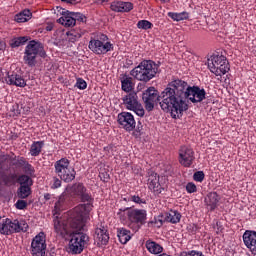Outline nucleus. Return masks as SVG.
Here are the masks:
<instances>
[{"label":"nucleus","instance_id":"f257e3e1","mask_svg":"<svg viewBox=\"0 0 256 256\" xmlns=\"http://www.w3.org/2000/svg\"><path fill=\"white\" fill-rule=\"evenodd\" d=\"M207 92L199 86H190L185 80L175 79L170 82V88L166 91L167 107L171 103L174 109L175 119H181L183 113L189 109L187 100L191 103H201L205 101Z\"/></svg>","mask_w":256,"mask_h":256},{"label":"nucleus","instance_id":"f03ea898","mask_svg":"<svg viewBox=\"0 0 256 256\" xmlns=\"http://www.w3.org/2000/svg\"><path fill=\"white\" fill-rule=\"evenodd\" d=\"M68 193L73 199H78L81 203L72 210V219H87L89 213L93 211V203L95 202L91 191L85 187L83 182H77L68 188Z\"/></svg>","mask_w":256,"mask_h":256},{"label":"nucleus","instance_id":"7ed1b4c3","mask_svg":"<svg viewBox=\"0 0 256 256\" xmlns=\"http://www.w3.org/2000/svg\"><path fill=\"white\" fill-rule=\"evenodd\" d=\"M171 89V82L167 85V87L161 92L159 95V91L155 89V87H149L146 89L143 94H142V101L144 102V106L146 111L151 112L155 109V105L159 103L162 111L164 113H170L172 119H175V111L173 108L174 102L171 104H168L169 106L167 107V103H169V99H167V90Z\"/></svg>","mask_w":256,"mask_h":256},{"label":"nucleus","instance_id":"20e7f679","mask_svg":"<svg viewBox=\"0 0 256 256\" xmlns=\"http://www.w3.org/2000/svg\"><path fill=\"white\" fill-rule=\"evenodd\" d=\"M87 221L83 218H72L70 221V227L73 229V233L70 236L68 252L71 255H81L89 245V235L85 233V225Z\"/></svg>","mask_w":256,"mask_h":256},{"label":"nucleus","instance_id":"39448f33","mask_svg":"<svg viewBox=\"0 0 256 256\" xmlns=\"http://www.w3.org/2000/svg\"><path fill=\"white\" fill-rule=\"evenodd\" d=\"M117 217L121 223H127L134 233H137L147 223V210L135 207L120 208Z\"/></svg>","mask_w":256,"mask_h":256},{"label":"nucleus","instance_id":"423d86ee","mask_svg":"<svg viewBox=\"0 0 256 256\" xmlns=\"http://www.w3.org/2000/svg\"><path fill=\"white\" fill-rule=\"evenodd\" d=\"M20 185V187H33V176L26 174H19L15 167L3 168L0 166V189L3 187H15V185Z\"/></svg>","mask_w":256,"mask_h":256},{"label":"nucleus","instance_id":"0eeeda50","mask_svg":"<svg viewBox=\"0 0 256 256\" xmlns=\"http://www.w3.org/2000/svg\"><path fill=\"white\" fill-rule=\"evenodd\" d=\"M0 167L4 169H7V167H19L23 169L24 175L35 177V167L27 161V158L17 156L13 152L0 155Z\"/></svg>","mask_w":256,"mask_h":256},{"label":"nucleus","instance_id":"6e6552de","mask_svg":"<svg viewBox=\"0 0 256 256\" xmlns=\"http://www.w3.org/2000/svg\"><path fill=\"white\" fill-rule=\"evenodd\" d=\"M159 73V65L152 60H143L138 66L130 71L131 77L142 83H149Z\"/></svg>","mask_w":256,"mask_h":256},{"label":"nucleus","instance_id":"1a4fd4ad","mask_svg":"<svg viewBox=\"0 0 256 256\" xmlns=\"http://www.w3.org/2000/svg\"><path fill=\"white\" fill-rule=\"evenodd\" d=\"M37 57L45 59L47 52L43 43L32 40L25 47L23 61L28 67H35L37 65Z\"/></svg>","mask_w":256,"mask_h":256},{"label":"nucleus","instance_id":"9d476101","mask_svg":"<svg viewBox=\"0 0 256 256\" xmlns=\"http://www.w3.org/2000/svg\"><path fill=\"white\" fill-rule=\"evenodd\" d=\"M88 49L95 55H105L110 51H113L115 46L109 41V36L103 33H98L94 38L90 39Z\"/></svg>","mask_w":256,"mask_h":256},{"label":"nucleus","instance_id":"9b49d317","mask_svg":"<svg viewBox=\"0 0 256 256\" xmlns=\"http://www.w3.org/2000/svg\"><path fill=\"white\" fill-rule=\"evenodd\" d=\"M69 165H71V161H69L67 157L61 158L54 163L55 173L62 181H64V183H72L77 176L75 168L70 167Z\"/></svg>","mask_w":256,"mask_h":256},{"label":"nucleus","instance_id":"f8f14e48","mask_svg":"<svg viewBox=\"0 0 256 256\" xmlns=\"http://www.w3.org/2000/svg\"><path fill=\"white\" fill-rule=\"evenodd\" d=\"M27 229H29V224L24 220L6 218L0 224L1 235H13V233H21V231L27 233Z\"/></svg>","mask_w":256,"mask_h":256},{"label":"nucleus","instance_id":"ddd939ff","mask_svg":"<svg viewBox=\"0 0 256 256\" xmlns=\"http://www.w3.org/2000/svg\"><path fill=\"white\" fill-rule=\"evenodd\" d=\"M208 69L214 73L216 77H222L229 71V61L224 55H212L208 59Z\"/></svg>","mask_w":256,"mask_h":256},{"label":"nucleus","instance_id":"4468645a","mask_svg":"<svg viewBox=\"0 0 256 256\" xmlns=\"http://www.w3.org/2000/svg\"><path fill=\"white\" fill-rule=\"evenodd\" d=\"M122 101L126 109H128L129 111H134V113H136L138 117H144L145 109L143 108V105L139 103V97L137 96V93H128L122 98Z\"/></svg>","mask_w":256,"mask_h":256},{"label":"nucleus","instance_id":"2eb2a0df","mask_svg":"<svg viewBox=\"0 0 256 256\" xmlns=\"http://www.w3.org/2000/svg\"><path fill=\"white\" fill-rule=\"evenodd\" d=\"M73 220V212L70 214V219L63 220L56 218L54 219V231L58 237H62V239H67L73 235V228L71 227V221Z\"/></svg>","mask_w":256,"mask_h":256},{"label":"nucleus","instance_id":"dca6fc26","mask_svg":"<svg viewBox=\"0 0 256 256\" xmlns=\"http://www.w3.org/2000/svg\"><path fill=\"white\" fill-rule=\"evenodd\" d=\"M46 251L47 236L45 232H40L32 239L30 253L32 256H45Z\"/></svg>","mask_w":256,"mask_h":256},{"label":"nucleus","instance_id":"f3484780","mask_svg":"<svg viewBox=\"0 0 256 256\" xmlns=\"http://www.w3.org/2000/svg\"><path fill=\"white\" fill-rule=\"evenodd\" d=\"M195 161V151L189 146H181L178 150V162L182 167H191Z\"/></svg>","mask_w":256,"mask_h":256},{"label":"nucleus","instance_id":"a211bd4d","mask_svg":"<svg viewBox=\"0 0 256 256\" xmlns=\"http://www.w3.org/2000/svg\"><path fill=\"white\" fill-rule=\"evenodd\" d=\"M147 185L148 189L154 193V195H161L165 191V187L161 184L159 180L160 177L153 170H149L147 173Z\"/></svg>","mask_w":256,"mask_h":256},{"label":"nucleus","instance_id":"6ab92c4d","mask_svg":"<svg viewBox=\"0 0 256 256\" xmlns=\"http://www.w3.org/2000/svg\"><path fill=\"white\" fill-rule=\"evenodd\" d=\"M118 124L122 129L125 131H128V133H131L137 125V122L135 121V116L131 114V112H121L118 114Z\"/></svg>","mask_w":256,"mask_h":256},{"label":"nucleus","instance_id":"aec40b11","mask_svg":"<svg viewBox=\"0 0 256 256\" xmlns=\"http://www.w3.org/2000/svg\"><path fill=\"white\" fill-rule=\"evenodd\" d=\"M5 81H6L7 85H11L14 87H21V88L27 87V81L25 80L23 75L19 74L18 72H15V71L7 72Z\"/></svg>","mask_w":256,"mask_h":256},{"label":"nucleus","instance_id":"412c9836","mask_svg":"<svg viewBox=\"0 0 256 256\" xmlns=\"http://www.w3.org/2000/svg\"><path fill=\"white\" fill-rule=\"evenodd\" d=\"M245 247L251 251L252 255H256V232L246 230L242 236Z\"/></svg>","mask_w":256,"mask_h":256},{"label":"nucleus","instance_id":"4be33fe9","mask_svg":"<svg viewBox=\"0 0 256 256\" xmlns=\"http://www.w3.org/2000/svg\"><path fill=\"white\" fill-rule=\"evenodd\" d=\"M94 237L98 245H107V243H109V230L107 226L100 224L95 229Z\"/></svg>","mask_w":256,"mask_h":256},{"label":"nucleus","instance_id":"5701e85b","mask_svg":"<svg viewBox=\"0 0 256 256\" xmlns=\"http://www.w3.org/2000/svg\"><path fill=\"white\" fill-rule=\"evenodd\" d=\"M110 9L115 13H129L130 11H133V3L119 0L113 1L110 4Z\"/></svg>","mask_w":256,"mask_h":256},{"label":"nucleus","instance_id":"b1692460","mask_svg":"<svg viewBox=\"0 0 256 256\" xmlns=\"http://www.w3.org/2000/svg\"><path fill=\"white\" fill-rule=\"evenodd\" d=\"M219 201H221V197L217 192H210L205 198V203L207 207H210V211H215L219 205Z\"/></svg>","mask_w":256,"mask_h":256},{"label":"nucleus","instance_id":"393cba45","mask_svg":"<svg viewBox=\"0 0 256 256\" xmlns=\"http://www.w3.org/2000/svg\"><path fill=\"white\" fill-rule=\"evenodd\" d=\"M121 81V87L122 91H125V93H130V91L135 89V82H133V77L124 74L120 78Z\"/></svg>","mask_w":256,"mask_h":256},{"label":"nucleus","instance_id":"a878e982","mask_svg":"<svg viewBox=\"0 0 256 256\" xmlns=\"http://www.w3.org/2000/svg\"><path fill=\"white\" fill-rule=\"evenodd\" d=\"M71 11L69 10H65L63 9L61 14H62V17L59 18V23H62V25H65V27H73V25H75V18L72 14Z\"/></svg>","mask_w":256,"mask_h":256},{"label":"nucleus","instance_id":"bb28decb","mask_svg":"<svg viewBox=\"0 0 256 256\" xmlns=\"http://www.w3.org/2000/svg\"><path fill=\"white\" fill-rule=\"evenodd\" d=\"M117 237L119 239V242L122 245H127L129 241H131V238L133 237V234L131 233V230H128L127 228H117Z\"/></svg>","mask_w":256,"mask_h":256},{"label":"nucleus","instance_id":"cd10ccee","mask_svg":"<svg viewBox=\"0 0 256 256\" xmlns=\"http://www.w3.org/2000/svg\"><path fill=\"white\" fill-rule=\"evenodd\" d=\"M145 247L152 255H159V253H163V247L155 241L147 240Z\"/></svg>","mask_w":256,"mask_h":256},{"label":"nucleus","instance_id":"c85d7f7f","mask_svg":"<svg viewBox=\"0 0 256 256\" xmlns=\"http://www.w3.org/2000/svg\"><path fill=\"white\" fill-rule=\"evenodd\" d=\"M45 147L44 141H34L31 144L29 153L31 157H39L41 155V151H43V148Z\"/></svg>","mask_w":256,"mask_h":256},{"label":"nucleus","instance_id":"c756f323","mask_svg":"<svg viewBox=\"0 0 256 256\" xmlns=\"http://www.w3.org/2000/svg\"><path fill=\"white\" fill-rule=\"evenodd\" d=\"M181 217V212L177 210H170L168 213H166L165 221H167V223L177 225V223L181 221Z\"/></svg>","mask_w":256,"mask_h":256},{"label":"nucleus","instance_id":"7c9ffc66","mask_svg":"<svg viewBox=\"0 0 256 256\" xmlns=\"http://www.w3.org/2000/svg\"><path fill=\"white\" fill-rule=\"evenodd\" d=\"M31 17H33L31 10L25 9L15 15L14 21H16V23H27V21H29Z\"/></svg>","mask_w":256,"mask_h":256},{"label":"nucleus","instance_id":"2f4dec72","mask_svg":"<svg viewBox=\"0 0 256 256\" xmlns=\"http://www.w3.org/2000/svg\"><path fill=\"white\" fill-rule=\"evenodd\" d=\"M67 40L70 43H75L78 39H81V37H83V30L76 28V29H72L69 30L67 33Z\"/></svg>","mask_w":256,"mask_h":256},{"label":"nucleus","instance_id":"473e14b6","mask_svg":"<svg viewBox=\"0 0 256 256\" xmlns=\"http://www.w3.org/2000/svg\"><path fill=\"white\" fill-rule=\"evenodd\" d=\"M168 17H170V19H172V21H187V19H189V12H168L167 13Z\"/></svg>","mask_w":256,"mask_h":256},{"label":"nucleus","instance_id":"72a5a7b5","mask_svg":"<svg viewBox=\"0 0 256 256\" xmlns=\"http://www.w3.org/2000/svg\"><path fill=\"white\" fill-rule=\"evenodd\" d=\"M27 41H29V38L26 36H20V37L14 38L10 41V47H12V49L21 47V45H25Z\"/></svg>","mask_w":256,"mask_h":256},{"label":"nucleus","instance_id":"f704fd0d","mask_svg":"<svg viewBox=\"0 0 256 256\" xmlns=\"http://www.w3.org/2000/svg\"><path fill=\"white\" fill-rule=\"evenodd\" d=\"M31 195V186H20L17 189V197L19 199H27Z\"/></svg>","mask_w":256,"mask_h":256},{"label":"nucleus","instance_id":"c9c22d12","mask_svg":"<svg viewBox=\"0 0 256 256\" xmlns=\"http://www.w3.org/2000/svg\"><path fill=\"white\" fill-rule=\"evenodd\" d=\"M163 223V216L159 215L148 222V227H156L157 229H159L163 227Z\"/></svg>","mask_w":256,"mask_h":256},{"label":"nucleus","instance_id":"e433bc0d","mask_svg":"<svg viewBox=\"0 0 256 256\" xmlns=\"http://www.w3.org/2000/svg\"><path fill=\"white\" fill-rule=\"evenodd\" d=\"M66 205H65V198L64 197H60L58 199V201L55 203L54 206V213L55 215H59L61 213V211H64Z\"/></svg>","mask_w":256,"mask_h":256},{"label":"nucleus","instance_id":"4c0bfd02","mask_svg":"<svg viewBox=\"0 0 256 256\" xmlns=\"http://www.w3.org/2000/svg\"><path fill=\"white\" fill-rule=\"evenodd\" d=\"M62 184H63V180H61V177L53 176L50 181V188L59 189Z\"/></svg>","mask_w":256,"mask_h":256},{"label":"nucleus","instance_id":"58836bf2","mask_svg":"<svg viewBox=\"0 0 256 256\" xmlns=\"http://www.w3.org/2000/svg\"><path fill=\"white\" fill-rule=\"evenodd\" d=\"M138 29H143L147 31L148 29H153V23L149 22L148 20H140L137 23Z\"/></svg>","mask_w":256,"mask_h":256},{"label":"nucleus","instance_id":"ea45409f","mask_svg":"<svg viewBox=\"0 0 256 256\" xmlns=\"http://www.w3.org/2000/svg\"><path fill=\"white\" fill-rule=\"evenodd\" d=\"M69 14L73 15L75 23H77V21H79V23H86L87 22V17L84 14L80 13V12H72V13H69Z\"/></svg>","mask_w":256,"mask_h":256},{"label":"nucleus","instance_id":"a19ab883","mask_svg":"<svg viewBox=\"0 0 256 256\" xmlns=\"http://www.w3.org/2000/svg\"><path fill=\"white\" fill-rule=\"evenodd\" d=\"M75 87L80 89V91H85L87 89V82L83 78H77Z\"/></svg>","mask_w":256,"mask_h":256},{"label":"nucleus","instance_id":"79ce46f5","mask_svg":"<svg viewBox=\"0 0 256 256\" xmlns=\"http://www.w3.org/2000/svg\"><path fill=\"white\" fill-rule=\"evenodd\" d=\"M132 199V203H136V205H145L147 204V201L141 197H139V195L137 194H132L131 196Z\"/></svg>","mask_w":256,"mask_h":256},{"label":"nucleus","instance_id":"37998d69","mask_svg":"<svg viewBox=\"0 0 256 256\" xmlns=\"http://www.w3.org/2000/svg\"><path fill=\"white\" fill-rule=\"evenodd\" d=\"M21 115V110L19 109V104H14L10 109L11 117H19Z\"/></svg>","mask_w":256,"mask_h":256},{"label":"nucleus","instance_id":"c03bdc74","mask_svg":"<svg viewBox=\"0 0 256 256\" xmlns=\"http://www.w3.org/2000/svg\"><path fill=\"white\" fill-rule=\"evenodd\" d=\"M194 181H197V183H203L205 179V173L203 171H197L193 175Z\"/></svg>","mask_w":256,"mask_h":256},{"label":"nucleus","instance_id":"a18cd8bd","mask_svg":"<svg viewBox=\"0 0 256 256\" xmlns=\"http://www.w3.org/2000/svg\"><path fill=\"white\" fill-rule=\"evenodd\" d=\"M186 191L187 193L191 194V193H197V185H195V183L193 182H188L186 184Z\"/></svg>","mask_w":256,"mask_h":256},{"label":"nucleus","instance_id":"49530a36","mask_svg":"<svg viewBox=\"0 0 256 256\" xmlns=\"http://www.w3.org/2000/svg\"><path fill=\"white\" fill-rule=\"evenodd\" d=\"M16 209H19L20 211H23V209H27V201L21 199L17 200L15 204Z\"/></svg>","mask_w":256,"mask_h":256},{"label":"nucleus","instance_id":"de8ad7c7","mask_svg":"<svg viewBox=\"0 0 256 256\" xmlns=\"http://www.w3.org/2000/svg\"><path fill=\"white\" fill-rule=\"evenodd\" d=\"M187 231L188 233H192V235H195V233L199 231V226H197V224H189L187 226Z\"/></svg>","mask_w":256,"mask_h":256},{"label":"nucleus","instance_id":"09e8293b","mask_svg":"<svg viewBox=\"0 0 256 256\" xmlns=\"http://www.w3.org/2000/svg\"><path fill=\"white\" fill-rule=\"evenodd\" d=\"M132 194H127L126 196L122 197L120 201H124L125 203H131L132 202Z\"/></svg>","mask_w":256,"mask_h":256},{"label":"nucleus","instance_id":"8fccbe9b","mask_svg":"<svg viewBox=\"0 0 256 256\" xmlns=\"http://www.w3.org/2000/svg\"><path fill=\"white\" fill-rule=\"evenodd\" d=\"M6 47L7 44L5 43V41L0 39V51H5Z\"/></svg>","mask_w":256,"mask_h":256},{"label":"nucleus","instance_id":"3c124183","mask_svg":"<svg viewBox=\"0 0 256 256\" xmlns=\"http://www.w3.org/2000/svg\"><path fill=\"white\" fill-rule=\"evenodd\" d=\"M51 197H52V195L49 194V193H45V194H44V200H45V201H51Z\"/></svg>","mask_w":256,"mask_h":256},{"label":"nucleus","instance_id":"603ef678","mask_svg":"<svg viewBox=\"0 0 256 256\" xmlns=\"http://www.w3.org/2000/svg\"><path fill=\"white\" fill-rule=\"evenodd\" d=\"M61 1H62V3H67V4L72 5V3H75V1H77V0H61Z\"/></svg>","mask_w":256,"mask_h":256},{"label":"nucleus","instance_id":"864d4df0","mask_svg":"<svg viewBox=\"0 0 256 256\" xmlns=\"http://www.w3.org/2000/svg\"><path fill=\"white\" fill-rule=\"evenodd\" d=\"M46 31H53V25H48L46 27Z\"/></svg>","mask_w":256,"mask_h":256},{"label":"nucleus","instance_id":"5fc2aeb1","mask_svg":"<svg viewBox=\"0 0 256 256\" xmlns=\"http://www.w3.org/2000/svg\"><path fill=\"white\" fill-rule=\"evenodd\" d=\"M136 131H137L138 133H141V128L138 127Z\"/></svg>","mask_w":256,"mask_h":256},{"label":"nucleus","instance_id":"6e6d98bb","mask_svg":"<svg viewBox=\"0 0 256 256\" xmlns=\"http://www.w3.org/2000/svg\"><path fill=\"white\" fill-rule=\"evenodd\" d=\"M107 179H109V176L105 177V178L103 179V181H107Z\"/></svg>","mask_w":256,"mask_h":256},{"label":"nucleus","instance_id":"4d7b16f0","mask_svg":"<svg viewBox=\"0 0 256 256\" xmlns=\"http://www.w3.org/2000/svg\"><path fill=\"white\" fill-rule=\"evenodd\" d=\"M161 1H163V3H166V2H167V0H161Z\"/></svg>","mask_w":256,"mask_h":256},{"label":"nucleus","instance_id":"13d9d810","mask_svg":"<svg viewBox=\"0 0 256 256\" xmlns=\"http://www.w3.org/2000/svg\"><path fill=\"white\" fill-rule=\"evenodd\" d=\"M1 223H3V221H1V217H0V225H1Z\"/></svg>","mask_w":256,"mask_h":256}]
</instances>
